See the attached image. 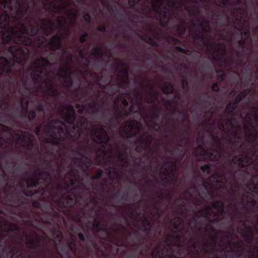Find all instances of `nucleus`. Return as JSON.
Masks as SVG:
<instances>
[{
	"instance_id": "nucleus-2",
	"label": "nucleus",
	"mask_w": 258,
	"mask_h": 258,
	"mask_svg": "<svg viewBox=\"0 0 258 258\" xmlns=\"http://www.w3.org/2000/svg\"><path fill=\"white\" fill-rule=\"evenodd\" d=\"M26 21L28 24L19 22L20 29L10 26V16L7 13L0 14V29L2 34L3 43H6L14 39L15 42L26 45L31 44L33 42L32 38L30 36H35L37 47L48 46L52 51L58 50L60 48L63 36L62 34L56 33L52 36L48 41L46 37H49L55 31V23L49 19H41L43 23L41 26L36 25L31 23L32 19L27 17Z\"/></svg>"
},
{
	"instance_id": "nucleus-63",
	"label": "nucleus",
	"mask_w": 258,
	"mask_h": 258,
	"mask_svg": "<svg viewBox=\"0 0 258 258\" xmlns=\"http://www.w3.org/2000/svg\"><path fill=\"white\" fill-rule=\"evenodd\" d=\"M142 11L145 13L146 15L150 17V15L151 14V9L147 5H144L142 8H141Z\"/></svg>"
},
{
	"instance_id": "nucleus-10",
	"label": "nucleus",
	"mask_w": 258,
	"mask_h": 258,
	"mask_svg": "<svg viewBox=\"0 0 258 258\" xmlns=\"http://www.w3.org/2000/svg\"><path fill=\"white\" fill-rule=\"evenodd\" d=\"M62 149L66 151H71L72 153H76L81 157H73L72 159V162L74 165L80 169L87 176H88L92 162L89 154L93 150V148L86 143L85 145H82L76 149H72V145H65L62 147Z\"/></svg>"
},
{
	"instance_id": "nucleus-43",
	"label": "nucleus",
	"mask_w": 258,
	"mask_h": 258,
	"mask_svg": "<svg viewBox=\"0 0 258 258\" xmlns=\"http://www.w3.org/2000/svg\"><path fill=\"white\" fill-rule=\"evenodd\" d=\"M238 105L235 104L234 101L229 102L226 106L225 112L228 116H233L234 112L237 107Z\"/></svg>"
},
{
	"instance_id": "nucleus-42",
	"label": "nucleus",
	"mask_w": 258,
	"mask_h": 258,
	"mask_svg": "<svg viewBox=\"0 0 258 258\" xmlns=\"http://www.w3.org/2000/svg\"><path fill=\"white\" fill-rule=\"evenodd\" d=\"M106 170L107 171L108 174L111 179L119 180L120 179V174L117 169L112 167H109Z\"/></svg>"
},
{
	"instance_id": "nucleus-62",
	"label": "nucleus",
	"mask_w": 258,
	"mask_h": 258,
	"mask_svg": "<svg viewBox=\"0 0 258 258\" xmlns=\"http://www.w3.org/2000/svg\"><path fill=\"white\" fill-rule=\"evenodd\" d=\"M11 0H1L0 1V4L3 5L5 8L7 7L11 10L13 11V7L11 6Z\"/></svg>"
},
{
	"instance_id": "nucleus-45",
	"label": "nucleus",
	"mask_w": 258,
	"mask_h": 258,
	"mask_svg": "<svg viewBox=\"0 0 258 258\" xmlns=\"http://www.w3.org/2000/svg\"><path fill=\"white\" fill-rule=\"evenodd\" d=\"M159 15V22L161 26L165 27L168 25L169 21L171 18L170 15Z\"/></svg>"
},
{
	"instance_id": "nucleus-59",
	"label": "nucleus",
	"mask_w": 258,
	"mask_h": 258,
	"mask_svg": "<svg viewBox=\"0 0 258 258\" xmlns=\"http://www.w3.org/2000/svg\"><path fill=\"white\" fill-rule=\"evenodd\" d=\"M169 7H177V5L175 2V0H168V2H167L166 6H165L163 7V10H170L169 8Z\"/></svg>"
},
{
	"instance_id": "nucleus-26",
	"label": "nucleus",
	"mask_w": 258,
	"mask_h": 258,
	"mask_svg": "<svg viewBox=\"0 0 258 258\" xmlns=\"http://www.w3.org/2000/svg\"><path fill=\"white\" fill-rule=\"evenodd\" d=\"M59 124V126L63 125L62 121L59 119H52L49 120L44 125V128L46 130L47 134H50L53 132H57L58 128H57L56 125Z\"/></svg>"
},
{
	"instance_id": "nucleus-13",
	"label": "nucleus",
	"mask_w": 258,
	"mask_h": 258,
	"mask_svg": "<svg viewBox=\"0 0 258 258\" xmlns=\"http://www.w3.org/2000/svg\"><path fill=\"white\" fill-rule=\"evenodd\" d=\"M115 114L110 116L108 119L110 128H117L122 121L125 119L131 113L126 108H122L118 103H114Z\"/></svg>"
},
{
	"instance_id": "nucleus-50",
	"label": "nucleus",
	"mask_w": 258,
	"mask_h": 258,
	"mask_svg": "<svg viewBox=\"0 0 258 258\" xmlns=\"http://www.w3.org/2000/svg\"><path fill=\"white\" fill-rule=\"evenodd\" d=\"M24 110L28 112V119L30 121H33L36 118V113L35 110L32 109L29 111L28 110L27 106L23 107Z\"/></svg>"
},
{
	"instance_id": "nucleus-3",
	"label": "nucleus",
	"mask_w": 258,
	"mask_h": 258,
	"mask_svg": "<svg viewBox=\"0 0 258 258\" xmlns=\"http://www.w3.org/2000/svg\"><path fill=\"white\" fill-rule=\"evenodd\" d=\"M32 38L33 42L31 44H25L15 42L14 39L7 43H3L2 39L0 41V49L3 51L6 45L10 42L13 41L15 44L14 45L10 46L8 48V51L11 54L13 59L9 60L7 58L4 56H0V77L3 73H6L4 80L5 82L8 84L10 86H14L15 83V79L12 76H10V74L13 73V68L16 63H18L21 69H23L24 67L27 63L29 57L30 56V48L33 47L35 49V51H37L38 49H43L46 48H49L48 46L44 47H37L35 36H30Z\"/></svg>"
},
{
	"instance_id": "nucleus-31",
	"label": "nucleus",
	"mask_w": 258,
	"mask_h": 258,
	"mask_svg": "<svg viewBox=\"0 0 258 258\" xmlns=\"http://www.w3.org/2000/svg\"><path fill=\"white\" fill-rule=\"evenodd\" d=\"M152 113L151 115L146 114V118H151L152 119L159 120L160 117L161 108L158 107L157 104H154L151 107Z\"/></svg>"
},
{
	"instance_id": "nucleus-24",
	"label": "nucleus",
	"mask_w": 258,
	"mask_h": 258,
	"mask_svg": "<svg viewBox=\"0 0 258 258\" xmlns=\"http://www.w3.org/2000/svg\"><path fill=\"white\" fill-rule=\"evenodd\" d=\"M16 12L14 14V18L19 21L22 17H24L28 12L29 7L28 2H24L22 4L19 0L16 1Z\"/></svg>"
},
{
	"instance_id": "nucleus-19",
	"label": "nucleus",
	"mask_w": 258,
	"mask_h": 258,
	"mask_svg": "<svg viewBox=\"0 0 258 258\" xmlns=\"http://www.w3.org/2000/svg\"><path fill=\"white\" fill-rule=\"evenodd\" d=\"M154 258H175L172 248L169 245L160 247L155 249L151 254Z\"/></svg>"
},
{
	"instance_id": "nucleus-4",
	"label": "nucleus",
	"mask_w": 258,
	"mask_h": 258,
	"mask_svg": "<svg viewBox=\"0 0 258 258\" xmlns=\"http://www.w3.org/2000/svg\"><path fill=\"white\" fill-rule=\"evenodd\" d=\"M33 70L31 77L34 83L37 86L35 89L36 91L43 90V92L45 95L58 98L60 93L56 88L53 87V83L49 78V73L44 67H51L52 63L50 62L47 57L41 56L37 58L33 62Z\"/></svg>"
},
{
	"instance_id": "nucleus-47",
	"label": "nucleus",
	"mask_w": 258,
	"mask_h": 258,
	"mask_svg": "<svg viewBox=\"0 0 258 258\" xmlns=\"http://www.w3.org/2000/svg\"><path fill=\"white\" fill-rule=\"evenodd\" d=\"M163 3L164 0H153L152 4L154 12H159Z\"/></svg>"
},
{
	"instance_id": "nucleus-18",
	"label": "nucleus",
	"mask_w": 258,
	"mask_h": 258,
	"mask_svg": "<svg viewBox=\"0 0 258 258\" xmlns=\"http://www.w3.org/2000/svg\"><path fill=\"white\" fill-rule=\"evenodd\" d=\"M153 141V137L147 132H144L140 135L138 141L140 145L135 147V150L138 153H141L143 151H146L150 148Z\"/></svg>"
},
{
	"instance_id": "nucleus-32",
	"label": "nucleus",
	"mask_w": 258,
	"mask_h": 258,
	"mask_svg": "<svg viewBox=\"0 0 258 258\" xmlns=\"http://www.w3.org/2000/svg\"><path fill=\"white\" fill-rule=\"evenodd\" d=\"M2 224L5 227L3 229L5 232L17 231L20 229L17 224L9 222L6 220H3L2 221Z\"/></svg>"
},
{
	"instance_id": "nucleus-44",
	"label": "nucleus",
	"mask_w": 258,
	"mask_h": 258,
	"mask_svg": "<svg viewBox=\"0 0 258 258\" xmlns=\"http://www.w3.org/2000/svg\"><path fill=\"white\" fill-rule=\"evenodd\" d=\"M163 89V92L164 94H173L174 92V89L173 85L168 82H164L161 86Z\"/></svg>"
},
{
	"instance_id": "nucleus-57",
	"label": "nucleus",
	"mask_w": 258,
	"mask_h": 258,
	"mask_svg": "<svg viewBox=\"0 0 258 258\" xmlns=\"http://www.w3.org/2000/svg\"><path fill=\"white\" fill-rule=\"evenodd\" d=\"M57 23L59 27L63 28L65 27V25L67 23L66 18L63 16H59L57 19Z\"/></svg>"
},
{
	"instance_id": "nucleus-29",
	"label": "nucleus",
	"mask_w": 258,
	"mask_h": 258,
	"mask_svg": "<svg viewBox=\"0 0 258 258\" xmlns=\"http://www.w3.org/2000/svg\"><path fill=\"white\" fill-rule=\"evenodd\" d=\"M217 215L216 213H214L213 215L214 218H210L208 221V223L206 224L204 231L207 232H214L215 231V229L213 226V225L216 223H218L220 222L222 219L223 217H221L220 216H218L217 217H215Z\"/></svg>"
},
{
	"instance_id": "nucleus-48",
	"label": "nucleus",
	"mask_w": 258,
	"mask_h": 258,
	"mask_svg": "<svg viewBox=\"0 0 258 258\" xmlns=\"http://www.w3.org/2000/svg\"><path fill=\"white\" fill-rule=\"evenodd\" d=\"M92 54L97 59L101 58L104 54L103 48L101 47H95L92 51Z\"/></svg>"
},
{
	"instance_id": "nucleus-35",
	"label": "nucleus",
	"mask_w": 258,
	"mask_h": 258,
	"mask_svg": "<svg viewBox=\"0 0 258 258\" xmlns=\"http://www.w3.org/2000/svg\"><path fill=\"white\" fill-rule=\"evenodd\" d=\"M116 147L118 152V159L121 162H123L122 166L127 167L128 166V157L126 151L122 153L119 151V144H116Z\"/></svg>"
},
{
	"instance_id": "nucleus-1",
	"label": "nucleus",
	"mask_w": 258,
	"mask_h": 258,
	"mask_svg": "<svg viewBox=\"0 0 258 258\" xmlns=\"http://www.w3.org/2000/svg\"><path fill=\"white\" fill-rule=\"evenodd\" d=\"M44 161L50 170L41 171L39 168H37L33 176L29 178L26 181L28 188H34L40 185V180L43 181L44 186H40L37 190L24 189L22 190L24 196L20 195L16 191V189L12 192L8 190L9 178L4 173L0 177L1 180H3L2 183H4L3 185L1 184L2 198L0 202H3L8 206L22 208L23 204L27 200L26 197L36 198V199L33 200L32 203V206L35 209L29 208L27 210L31 212V211H36L38 210L41 212V217L46 216V214L42 210V207L44 204H51L52 203L51 191L49 189V182L52 180V172L56 171L58 175H60L63 167L57 163V168L55 170L52 167L51 161L46 159Z\"/></svg>"
},
{
	"instance_id": "nucleus-5",
	"label": "nucleus",
	"mask_w": 258,
	"mask_h": 258,
	"mask_svg": "<svg viewBox=\"0 0 258 258\" xmlns=\"http://www.w3.org/2000/svg\"><path fill=\"white\" fill-rule=\"evenodd\" d=\"M69 168L70 170L67 173L64 177L65 184L63 185V193L60 197L55 199L56 196V194L51 192V197H52V203L51 204H48L51 206V208L56 212L58 214V218H63L62 214H65V212H67V210H64V208H71L73 207L77 203V195L74 192L73 190L75 189L74 187L72 188L66 180L67 176H72V175L76 172L77 175L79 176V170L75 168H73L72 166L70 165Z\"/></svg>"
},
{
	"instance_id": "nucleus-60",
	"label": "nucleus",
	"mask_w": 258,
	"mask_h": 258,
	"mask_svg": "<svg viewBox=\"0 0 258 258\" xmlns=\"http://www.w3.org/2000/svg\"><path fill=\"white\" fill-rule=\"evenodd\" d=\"M68 246L72 252L75 253L77 252V244L74 240L69 241Z\"/></svg>"
},
{
	"instance_id": "nucleus-16",
	"label": "nucleus",
	"mask_w": 258,
	"mask_h": 258,
	"mask_svg": "<svg viewBox=\"0 0 258 258\" xmlns=\"http://www.w3.org/2000/svg\"><path fill=\"white\" fill-rule=\"evenodd\" d=\"M61 118L69 124H72L77 120V115L74 107L71 104H68L66 107L62 106L60 108Z\"/></svg>"
},
{
	"instance_id": "nucleus-23",
	"label": "nucleus",
	"mask_w": 258,
	"mask_h": 258,
	"mask_svg": "<svg viewBox=\"0 0 258 258\" xmlns=\"http://www.w3.org/2000/svg\"><path fill=\"white\" fill-rule=\"evenodd\" d=\"M123 127L119 131L121 137L125 139H130L137 137L142 130V127L137 121L134 131H128L127 128V125L122 124Z\"/></svg>"
},
{
	"instance_id": "nucleus-28",
	"label": "nucleus",
	"mask_w": 258,
	"mask_h": 258,
	"mask_svg": "<svg viewBox=\"0 0 258 258\" xmlns=\"http://www.w3.org/2000/svg\"><path fill=\"white\" fill-rule=\"evenodd\" d=\"M93 227L95 228L96 232H103L107 233L109 236L114 237V234L109 232L106 225L102 223L101 220L95 218L93 224Z\"/></svg>"
},
{
	"instance_id": "nucleus-15",
	"label": "nucleus",
	"mask_w": 258,
	"mask_h": 258,
	"mask_svg": "<svg viewBox=\"0 0 258 258\" xmlns=\"http://www.w3.org/2000/svg\"><path fill=\"white\" fill-rule=\"evenodd\" d=\"M207 50L212 53V55L214 60H223L224 62L226 63L227 64H229L231 65L232 64V61L231 60H229L227 58H223L222 57H219L215 54V53L214 52V47H216V51L217 52L221 53L222 55L225 54L226 49H225V45L223 43H212L210 44H206Z\"/></svg>"
},
{
	"instance_id": "nucleus-52",
	"label": "nucleus",
	"mask_w": 258,
	"mask_h": 258,
	"mask_svg": "<svg viewBox=\"0 0 258 258\" xmlns=\"http://www.w3.org/2000/svg\"><path fill=\"white\" fill-rule=\"evenodd\" d=\"M218 178H224L225 179L226 181H228V179L226 176V175L223 172H217L213 174L209 178V180H212L213 179H218Z\"/></svg>"
},
{
	"instance_id": "nucleus-51",
	"label": "nucleus",
	"mask_w": 258,
	"mask_h": 258,
	"mask_svg": "<svg viewBox=\"0 0 258 258\" xmlns=\"http://www.w3.org/2000/svg\"><path fill=\"white\" fill-rule=\"evenodd\" d=\"M197 248H198V243L197 241L192 242V243L189 245V248L190 249L191 252L196 255L195 258H201L200 251L199 249H197Z\"/></svg>"
},
{
	"instance_id": "nucleus-21",
	"label": "nucleus",
	"mask_w": 258,
	"mask_h": 258,
	"mask_svg": "<svg viewBox=\"0 0 258 258\" xmlns=\"http://www.w3.org/2000/svg\"><path fill=\"white\" fill-rule=\"evenodd\" d=\"M24 134V136H19V141L21 140L23 146L28 149H31L33 147H35L36 151L39 152L38 144L34 142V140L30 135L27 132L21 131Z\"/></svg>"
},
{
	"instance_id": "nucleus-38",
	"label": "nucleus",
	"mask_w": 258,
	"mask_h": 258,
	"mask_svg": "<svg viewBox=\"0 0 258 258\" xmlns=\"http://www.w3.org/2000/svg\"><path fill=\"white\" fill-rule=\"evenodd\" d=\"M211 181V184L217 190L223 188L224 185L227 183L225 179L224 178H218L210 180Z\"/></svg>"
},
{
	"instance_id": "nucleus-6",
	"label": "nucleus",
	"mask_w": 258,
	"mask_h": 258,
	"mask_svg": "<svg viewBox=\"0 0 258 258\" xmlns=\"http://www.w3.org/2000/svg\"><path fill=\"white\" fill-rule=\"evenodd\" d=\"M76 121L72 124V128L70 130H64L62 126H58V130H61L63 132L62 138L60 139L62 143L61 151L66 154L69 151H66L62 149L63 146H70L72 145V149H76L78 147L85 145L88 143L89 145V140L86 138H84L83 141H79L80 138L81 134L82 131H86L88 129V120L84 116H80Z\"/></svg>"
},
{
	"instance_id": "nucleus-54",
	"label": "nucleus",
	"mask_w": 258,
	"mask_h": 258,
	"mask_svg": "<svg viewBox=\"0 0 258 258\" xmlns=\"http://www.w3.org/2000/svg\"><path fill=\"white\" fill-rule=\"evenodd\" d=\"M176 27L179 36L183 35L186 31V28L183 24H179L176 25Z\"/></svg>"
},
{
	"instance_id": "nucleus-11",
	"label": "nucleus",
	"mask_w": 258,
	"mask_h": 258,
	"mask_svg": "<svg viewBox=\"0 0 258 258\" xmlns=\"http://www.w3.org/2000/svg\"><path fill=\"white\" fill-rule=\"evenodd\" d=\"M89 130L92 141L95 143L101 144L99 148L95 149L97 158H102L105 160V156L107 154L105 149L110 142L107 131L103 127L97 125H93Z\"/></svg>"
},
{
	"instance_id": "nucleus-34",
	"label": "nucleus",
	"mask_w": 258,
	"mask_h": 258,
	"mask_svg": "<svg viewBox=\"0 0 258 258\" xmlns=\"http://www.w3.org/2000/svg\"><path fill=\"white\" fill-rule=\"evenodd\" d=\"M204 156H206L209 160L213 161H218L221 157L220 151L217 150L214 152H210L207 150Z\"/></svg>"
},
{
	"instance_id": "nucleus-64",
	"label": "nucleus",
	"mask_w": 258,
	"mask_h": 258,
	"mask_svg": "<svg viewBox=\"0 0 258 258\" xmlns=\"http://www.w3.org/2000/svg\"><path fill=\"white\" fill-rule=\"evenodd\" d=\"M136 122L137 121L135 120L130 119L127 121L126 123L127 124L128 127L127 128L128 131H134Z\"/></svg>"
},
{
	"instance_id": "nucleus-7",
	"label": "nucleus",
	"mask_w": 258,
	"mask_h": 258,
	"mask_svg": "<svg viewBox=\"0 0 258 258\" xmlns=\"http://www.w3.org/2000/svg\"><path fill=\"white\" fill-rule=\"evenodd\" d=\"M249 191L244 190V193L242 196H240V187L234 186L231 187L229 191L231 193L232 199L235 202L242 205L247 209V207H254L257 205L254 194H258V174L252 176L249 182L247 184Z\"/></svg>"
},
{
	"instance_id": "nucleus-12",
	"label": "nucleus",
	"mask_w": 258,
	"mask_h": 258,
	"mask_svg": "<svg viewBox=\"0 0 258 258\" xmlns=\"http://www.w3.org/2000/svg\"><path fill=\"white\" fill-rule=\"evenodd\" d=\"M170 224L171 231L175 233L178 232L180 234L177 235L174 234L169 235L167 240L169 241L174 240L176 241V243L181 242L182 244L184 245L187 239L185 234L188 233L190 234L189 232V228L191 226V223H188L186 226L184 219L181 216L177 215L170 220Z\"/></svg>"
},
{
	"instance_id": "nucleus-20",
	"label": "nucleus",
	"mask_w": 258,
	"mask_h": 258,
	"mask_svg": "<svg viewBox=\"0 0 258 258\" xmlns=\"http://www.w3.org/2000/svg\"><path fill=\"white\" fill-rule=\"evenodd\" d=\"M74 72L71 68H63L58 74V76L63 78L62 85L64 88L70 89L73 85V80L71 77V75Z\"/></svg>"
},
{
	"instance_id": "nucleus-55",
	"label": "nucleus",
	"mask_w": 258,
	"mask_h": 258,
	"mask_svg": "<svg viewBox=\"0 0 258 258\" xmlns=\"http://www.w3.org/2000/svg\"><path fill=\"white\" fill-rule=\"evenodd\" d=\"M166 41L172 44H176L179 42V40L176 38L175 37L172 36L170 35H167L165 36Z\"/></svg>"
},
{
	"instance_id": "nucleus-22",
	"label": "nucleus",
	"mask_w": 258,
	"mask_h": 258,
	"mask_svg": "<svg viewBox=\"0 0 258 258\" xmlns=\"http://www.w3.org/2000/svg\"><path fill=\"white\" fill-rule=\"evenodd\" d=\"M49 138L44 139L42 142L44 143H49L54 146H57L59 148V149L61 151V148L62 143L60 142V139L62 138L63 132L61 130H58L57 132H53L50 134H47Z\"/></svg>"
},
{
	"instance_id": "nucleus-41",
	"label": "nucleus",
	"mask_w": 258,
	"mask_h": 258,
	"mask_svg": "<svg viewBox=\"0 0 258 258\" xmlns=\"http://www.w3.org/2000/svg\"><path fill=\"white\" fill-rule=\"evenodd\" d=\"M212 207L218 210L220 214L225 213V205L223 201L221 200L213 201L211 203Z\"/></svg>"
},
{
	"instance_id": "nucleus-25",
	"label": "nucleus",
	"mask_w": 258,
	"mask_h": 258,
	"mask_svg": "<svg viewBox=\"0 0 258 258\" xmlns=\"http://www.w3.org/2000/svg\"><path fill=\"white\" fill-rule=\"evenodd\" d=\"M187 133L186 132L185 136L181 139L177 146H174L171 150H168V151L170 152L172 155L176 151L178 152V154L177 156V159L180 161L182 160L185 155V151L182 144L185 141L187 140Z\"/></svg>"
},
{
	"instance_id": "nucleus-56",
	"label": "nucleus",
	"mask_w": 258,
	"mask_h": 258,
	"mask_svg": "<svg viewBox=\"0 0 258 258\" xmlns=\"http://www.w3.org/2000/svg\"><path fill=\"white\" fill-rule=\"evenodd\" d=\"M161 101L164 103L166 108H169L171 107L172 104L174 102V98L171 99H167L164 97L161 98Z\"/></svg>"
},
{
	"instance_id": "nucleus-58",
	"label": "nucleus",
	"mask_w": 258,
	"mask_h": 258,
	"mask_svg": "<svg viewBox=\"0 0 258 258\" xmlns=\"http://www.w3.org/2000/svg\"><path fill=\"white\" fill-rule=\"evenodd\" d=\"M139 106H136L134 103H133L128 108V111L131 113H141L142 111L140 110L139 108Z\"/></svg>"
},
{
	"instance_id": "nucleus-8",
	"label": "nucleus",
	"mask_w": 258,
	"mask_h": 258,
	"mask_svg": "<svg viewBox=\"0 0 258 258\" xmlns=\"http://www.w3.org/2000/svg\"><path fill=\"white\" fill-rule=\"evenodd\" d=\"M42 210L46 214V216L41 217V212L38 210L36 211H31V212L27 210L26 213L27 219L23 221L24 223L37 229H40L41 223L47 225L55 224V219L58 218L57 213L53 211L48 204L43 205Z\"/></svg>"
},
{
	"instance_id": "nucleus-14",
	"label": "nucleus",
	"mask_w": 258,
	"mask_h": 258,
	"mask_svg": "<svg viewBox=\"0 0 258 258\" xmlns=\"http://www.w3.org/2000/svg\"><path fill=\"white\" fill-rule=\"evenodd\" d=\"M167 163L170 165L168 167H166L165 169L169 173L167 174L165 172L162 171L160 174V177L165 186L170 184L172 181H174V183H176L177 181V178L174 177L175 171L177 167L176 162L175 161H168Z\"/></svg>"
},
{
	"instance_id": "nucleus-39",
	"label": "nucleus",
	"mask_w": 258,
	"mask_h": 258,
	"mask_svg": "<svg viewBox=\"0 0 258 258\" xmlns=\"http://www.w3.org/2000/svg\"><path fill=\"white\" fill-rule=\"evenodd\" d=\"M213 212V211L210 206L203 209H200L198 211V213L205 218L207 221L212 217Z\"/></svg>"
},
{
	"instance_id": "nucleus-37",
	"label": "nucleus",
	"mask_w": 258,
	"mask_h": 258,
	"mask_svg": "<svg viewBox=\"0 0 258 258\" xmlns=\"http://www.w3.org/2000/svg\"><path fill=\"white\" fill-rule=\"evenodd\" d=\"M86 105V107L87 106L89 109L91 110L90 112L89 110H87V112L88 113L96 114L99 112V109L98 107L99 103L97 100L89 102Z\"/></svg>"
},
{
	"instance_id": "nucleus-40",
	"label": "nucleus",
	"mask_w": 258,
	"mask_h": 258,
	"mask_svg": "<svg viewBox=\"0 0 258 258\" xmlns=\"http://www.w3.org/2000/svg\"><path fill=\"white\" fill-rule=\"evenodd\" d=\"M250 89L249 88L243 90L238 95L235 97L234 100L235 104L237 105L239 104L240 102L245 98L250 92Z\"/></svg>"
},
{
	"instance_id": "nucleus-49",
	"label": "nucleus",
	"mask_w": 258,
	"mask_h": 258,
	"mask_svg": "<svg viewBox=\"0 0 258 258\" xmlns=\"http://www.w3.org/2000/svg\"><path fill=\"white\" fill-rule=\"evenodd\" d=\"M133 234L135 235L136 238L138 241L139 242V245H140L142 248V251H143V246L144 245V242L146 239V237L141 234L138 231H134Z\"/></svg>"
},
{
	"instance_id": "nucleus-27",
	"label": "nucleus",
	"mask_w": 258,
	"mask_h": 258,
	"mask_svg": "<svg viewBox=\"0 0 258 258\" xmlns=\"http://www.w3.org/2000/svg\"><path fill=\"white\" fill-rule=\"evenodd\" d=\"M244 128L245 130V135L247 138V141L249 143H254L258 137V133L254 126H252V128L253 129V132H251V128L248 125H245Z\"/></svg>"
},
{
	"instance_id": "nucleus-30",
	"label": "nucleus",
	"mask_w": 258,
	"mask_h": 258,
	"mask_svg": "<svg viewBox=\"0 0 258 258\" xmlns=\"http://www.w3.org/2000/svg\"><path fill=\"white\" fill-rule=\"evenodd\" d=\"M217 235L215 237L210 236L209 237L210 239V244L211 246H208L207 245L206 243L205 244V247L203 248V249L205 253L207 254H210L211 253H213L214 251H215V249H216L215 247L216 244L217 243Z\"/></svg>"
},
{
	"instance_id": "nucleus-17",
	"label": "nucleus",
	"mask_w": 258,
	"mask_h": 258,
	"mask_svg": "<svg viewBox=\"0 0 258 258\" xmlns=\"http://www.w3.org/2000/svg\"><path fill=\"white\" fill-rule=\"evenodd\" d=\"M32 234L34 237L30 236L27 234H24L21 237V239L22 240L23 237H24L26 239V245L30 249H39L41 246V241L42 240V237L40 236L36 231L34 230L31 231Z\"/></svg>"
},
{
	"instance_id": "nucleus-33",
	"label": "nucleus",
	"mask_w": 258,
	"mask_h": 258,
	"mask_svg": "<svg viewBox=\"0 0 258 258\" xmlns=\"http://www.w3.org/2000/svg\"><path fill=\"white\" fill-rule=\"evenodd\" d=\"M152 225L151 221L147 218H144L142 220V225L139 228V230L143 233H146L148 235L151 232Z\"/></svg>"
},
{
	"instance_id": "nucleus-46",
	"label": "nucleus",
	"mask_w": 258,
	"mask_h": 258,
	"mask_svg": "<svg viewBox=\"0 0 258 258\" xmlns=\"http://www.w3.org/2000/svg\"><path fill=\"white\" fill-rule=\"evenodd\" d=\"M74 188L75 189V190H77V189L81 190L83 192H84V194L85 195V196H84V197L81 196V198L82 199H84L86 201H87V196L90 194V191H91V189L90 187H88L86 186H84V187H81L80 185H77L74 186Z\"/></svg>"
},
{
	"instance_id": "nucleus-36",
	"label": "nucleus",
	"mask_w": 258,
	"mask_h": 258,
	"mask_svg": "<svg viewBox=\"0 0 258 258\" xmlns=\"http://www.w3.org/2000/svg\"><path fill=\"white\" fill-rule=\"evenodd\" d=\"M151 90L152 93H148V95H149V96H148L144 99L145 101L148 104H153L155 101L157 99L159 95V92L156 91L154 88L152 87L151 88Z\"/></svg>"
},
{
	"instance_id": "nucleus-61",
	"label": "nucleus",
	"mask_w": 258,
	"mask_h": 258,
	"mask_svg": "<svg viewBox=\"0 0 258 258\" xmlns=\"http://www.w3.org/2000/svg\"><path fill=\"white\" fill-rule=\"evenodd\" d=\"M201 170L203 173H206L207 174H210L211 172V168L210 165L208 164L202 165L200 167Z\"/></svg>"
},
{
	"instance_id": "nucleus-9",
	"label": "nucleus",
	"mask_w": 258,
	"mask_h": 258,
	"mask_svg": "<svg viewBox=\"0 0 258 258\" xmlns=\"http://www.w3.org/2000/svg\"><path fill=\"white\" fill-rule=\"evenodd\" d=\"M254 158H257L258 156L253 149L248 150L243 149L242 153L240 155H235L231 159L229 165L225 167V168L233 177L235 175L243 176L244 174L248 173L247 170L241 169L234 170L233 168L230 166L231 163H232L243 168H247L254 164V168L258 169V163L254 164Z\"/></svg>"
},
{
	"instance_id": "nucleus-53",
	"label": "nucleus",
	"mask_w": 258,
	"mask_h": 258,
	"mask_svg": "<svg viewBox=\"0 0 258 258\" xmlns=\"http://www.w3.org/2000/svg\"><path fill=\"white\" fill-rule=\"evenodd\" d=\"M172 196L173 194L170 191H168L165 195L163 193L160 194L158 196V198L160 202L162 203L164 199H167L168 201H170L172 198Z\"/></svg>"
}]
</instances>
